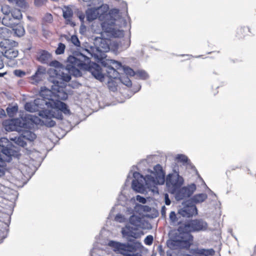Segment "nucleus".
Segmentation results:
<instances>
[{
    "label": "nucleus",
    "mask_w": 256,
    "mask_h": 256,
    "mask_svg": "<svg viewBox=\"0 0 256 256\" xmlns=\"http://www.w3.org/2000/svg\"><path fill=\"white\" fill-rule=\"evenodd\" d=\"M14 74L18 77H23L26 75V72L20 70H16L14 72Z\"/></svg>",
    "instance_id": "nucleus-44"
},
{
    "label": "nucleus",
    "mask_w": 256,
    "mask_h": 256,
    "mask_svg": "<svg viewBox=\"0 0 256 256\" xmlns=\"http://www.w3.org/2000/svg\"><path fill=\"white\" fill-rule=\"evenodd\" d=\"M52 58V55L46 50L40 52L38 60L42 64H48Z\"/></svg>",
    "instance_id": "nucleus-22"
},
{
    "label": "nucleus",
    "mask_w": 256,
    "mask_h": 256,
    "mask_svg": "<svg viewBox=\"0 0 256 256\" xmlns=\"http://www.w3.org/2000/svg\"><path fill=\"white\" fill-rule=\"evenodd\" d=\"M3 116H5V113L4 110L0 111V118H2Z\"/></svg>",
    "instance_id": "nucleus-54"
},
{
    "label": "nucleus",
    "mask_w": 256,
    "mask_h": 256,
    "mask_svg": "<svg viewBox=\"0 0 256 256\" xmlns=\"http://www.w3.org/2000/svg\"><path fill=\"white\" fill-rule=\"evenodd\" d=\"M192 241L193 236L190 234V232L186 230H182L180 226L176 236L168 244L171 248H188Z\"/></svg>",
    "instance_id": "nucleus-8"
},
{
    "label": "nucleus",
    "mask_w": 256,
    "mask_h": 256,
    "mask_svg": "<svg viewBox=\"0 0 256 256\" xmlns=\"http://www.w3.org/2000/svg\"><path fill=\"white\" fill-rule=\"evenodd\" d=\"M11 16L15 18L16 20H20L22 18V14L20 10L14 9L12 10Z\"/></svg>",
    "instance_id": "nucleus-36"
},
{
    "label": "nucleus",
    "mask_w": 256,
    "mask_h": 256,
    "mask_svg": "<svg viewBox=\"0 0 256 256\" xmlns=\"http://www.w3.org/2000/svg\"><path fill=\"white\" fill-rule=\"evenodd\" d=\"M26 120H23V116H22L18 118L5 120L2 124L7 131H20L21 128H26Z\"/></svg>",
    "instance_id": "nucleus-12"
},
{
    "label": "nucleus",
    "mask_w": 256,
    "mask_h": 256,
    "mask_svg": "<svg viewBox=\"0 0 256 256\" xmlns=\"http://www.w3.org/2000/svg\"><path fill=\"white\" fill-rule=\"evenodd\" d=\"M11 140L14 141V142L17 144L22 147L25 146L26 144V143L25 141V138L22 134L18 137H14V138H12Z\"/></svg>",
    "instance_id": "nucleus-30"
},
{
    "label": "nucleus",
    "mask_w": 256,
    "mask_h": 256,
    "mask_svg": "<svg viewBox=\"0 0 256 256\" xmlns=\"http://www.w3.org/2000/svg\"><path fill=\"white\" fill-rule=\"evenodd\" d=\"M108 6L107 4H101L96 8H88L86 11V16L88 20L91 22L98 17L100 18L103 17L106 19L101 24L102 30L104 32L108 33V35L115 38H120L124 36V32L120 30H116L114 28L116 19L112 16L111 14L114 12H118V10H114L108 14H106L108 12Z\"/></svg>",
    "instance_id": "nucleus-2"
},
{
    "label": "nucleus",
    "mask_w": 256,
    "mask_h": 256,
    "mask_svg": "<svg viewBox=\"0 0 256 256\" xmlns=\"http://www.w3.org/2000/svg\"><path fill=\"white\" fill-rule=\"evenodd\" d=\"M18 108L17 106H14L10 108L8 107L6 109L7 113L10 117H12L18 112Z\"/></svg>",
    "instance_id": "nucleus-38"
},
{
    "label": "nucleus",
    "mask_w": 256,
    "mask_h": 256,
    "mask_svg": "<svg viewBox=\"0 0 256 256\" xmlns=\"http://www.w3.org/2000/svg\"><path fill=\"white\" fill-rule=\"evenodd\" d=\"M126 186L125 185L123 190H122L121 194L119 196L118 198L119 204L123 206H126L128 204V199L126 195V190L125 188Z\"/></svg>",
    "instance_id": "nucleus-26"
},
{
    "label": "nucleus",
    "mask_w": 256,
    "mask_h": 256,
    "mask_svg": "<svg viewBox=\"0 0 256 256\" xmlns=\"http://www.w3.org/2000/svg\"><path fill=\"white\" fill-rule=\"evenodd\" d=\"M183 178L180 176L178 172L174 170L173 174H170L167 177L166 184L168 190L172 194L175 193L183 184Z\"/></svg>",
    "instance_id": "nucleus-9"
},
{
    "label": "nucleus",
    "mask_w": 256,
    "mask_h": 256,
    "mask_svg": "<svg viewBox=\"0 0 256 256\" xmlns=\"http://www.w3.org/2000/svg\"><path fill=\"white\" fill-rule=\"evenodd\" d=\"M44 71V69L42 68H38L34 74L31 76V80H32V83L36 84L40 82L42 79Z\"/></svg>",
    "instance_id": "nucleus-21"
},
{
    "label": "nucleus",
    "mask_w": 256,
    "mask_h": 256,
    "mask_svg": "<svg viewBox=\"0 0 256 256\" xmlns=\"http://www.w3.org/2000/svg\"><path fill=\"white\" fill-rule=\"evenodd\" d=\"M69 61L72 64L76 66V68L80 72V70L90 71L96 79L100 81L103 80L100 66L96 63L91 64L90 58L84 54L80 53L76 56H70Z\"/></svg>",
    "instance_id": "nucleus-5"
},
{
    "label": "nucleus",
    "mask_w": 256,
    "mask_h": 256,
    "mask_svg": "<svg viewBox=\"0 0 256 256\" xmlns=\"http://www.w3.org/2000/svg\"><path fill=\"white\" fill-rule=\"evenodd\" d=\"M8 1L22 8H25L27 6V3L25 0H8Z\"/></svg>",
    "instance_id": "nucleus-32"
},
{
    "label": "nucleus",
    "mask_w": 256,
    "mask_h": 256,
    "mask_svg": "<svg viewBox=\"0 0 256 256\" xmlns=\"http://www.w3.org/2000/svg\"><path fill=\"white\" fill-rule=\"evenodd\" d=\"M79 18L81 21H83L84 18V15L83 14H80L79 16Z\"/></svg>",
    "instance_id": "nucleus-53"
},
{
    "label": "nucleus",
    "mask_w": 256,
    "mask_h": 256,
    "mask_svg": "<svg viewBox=\"0 0 256 256\" xmlns=\"http://www.w3.org/2000/svg\"><path fill=\"white\" fill-rule=\"evenodd\" d=\"M153 242V236L151 235L148 236L144 239V244L146 245H151Z\"/></svg>",
    "instance_id": "nucleus-42"
},
{
    "label": "nucleus",
    "mask_w": 256,
    "mask_h": 256,
    "mask_svg": "<svg viewBox=\"0 0 256 256\" xmlns=\"http://www.w3.org/2000/svg\"><path fill=\"white\" fill-rule=\"evenodd\" d=\"M142 248L140 242L129 239V256H142Z\"/></svg>",
    "instance_id": "nucleus-14"
},
{
    "label": "nucleus",
    "mask_w": 256,
    "mask_h": 256,
    "mask_svg": "<svg viewBox=\"0 0 256 256\" xmlns=\"http://www.w3.org/2000/svg\"><path fill=\"white\" fill-rule=\"evenodd\" d=\"M165 203L166 205H170V200L168 198V195L166 194L164 195Z\"/></svg>",
    "instance_id": "nucleus-51"
},
{
    "label": "nucleus",
    "mask_w": 256,
    "mask_h": 256,
    "mask_svg": "<svg viewBox=\"0 0 256 256\" xmlns=\"http://www.w3.org/2000/svg\"><path fill=\"white\" fill-rule=\"evenodd\" d=\"M52 20H53L52 16V14H47L44 16V20L47 22L50 23V22H52Z\"/></svg>",
    "instance_id": "nucleus-46"
},
{
    "label": "nucleus",
    "mask_w": 256,
    "mask_h": 256,
    "mask_svg": "<svg viewBox=\"0 0 256 256\" xmlns=\"http://www.w3.org/2000/svg\"><path fill=\"white\" fill-rule=\"evenodd\" d=\"M46 0H34V4L36 6H40L44 4Z\"/></svg>",
    "instance_id": "nucleus-50"
},
{
    "label": "nucleus",
    "mask_w": 256,
    "mask_h": 256,
    "mask_svg": "<svg viewBox=\"0 0 256 256\" xmlns=\"http://www.w3.org/2000/svg\"><path fill=\"white\" fill-rule=\"evenodd\" d=\"M58 83L54 82H51L53 84L51 86V88L54 91V100H57L60 101V100H66L68 98V94L65 92L66 82L64 80H58Z\"/></svg>",
    "instance_id": "nucleus-10"
},
{
    "label": "nucleus",
    "mask_w": 256,
    "mask_h": 256,
    "mask_svg": "<svg viewBox=\"0 0 256 256\" xmlns=\"http://www.w3.org/2000/svg\"><path fill=\"white\" fill-rule=\"evenodd\" d=\"M16 20L15 18L12 17L11 15L4 16L2 19V23L6 26L12 28L16 24Z\"/></svg>",
    "instance_id": "nucleus-23"
},
{
    "label": "nucleus",
    "mask_w": 256,
    "mask_h": 256,
    "mask_svg": "<svg viewBox=\"0 0 256 256\" xmlns=\"http://www.w3.org/2000/svg\"><path fill=\"white\" fill-rule=\"evenodd\" d=\"M129 76H135L136 78L146 80L148 78V74L147 72L142 70L134 71L132 69L129 68Z\"/></svg>",
    "instance_id": "nucleus-20"
},
{
    "label": "nucleus",
    "mask_w": 256,
    "mask_h": 256,
    "mask_svg": "<svg viewBox=\"0 0 256 256\" xmlns=\"http://www.w3.org/2000/svg\"><path fill=\"white\" fill-rule=\"evenodd\" d=\"M164 209H165V206H164L162 207V214H164L165 213V212H164Z\"/></svg>",
    "instance_id": "nucleus-56"
},
{
    "label": "nucleus",
    "mask_w": 256,
    "mask_h": 256,
    "mask_svg": "<svg viewBox=\"0 0 256 256\" xmlns=\"http://www.w3.org/2000/svg\"><path fill=\"white\" fill-rule=\"evenodd\" d=\"M178 214L184 217L190 218L197 214V208L194 205L185 206L179 210Z\"/></svg>",
    "instance_id": "nucleus-18"
},
{
    "label": "nucleus",
    "mask_w": 256,
    "mask_h": 256,
    "mask_svg": "<svg viewBox=\"0 0 256 256\" xmlns=\"http://www.w3.org/2000/svg\"><path fill=\"white\" fill-rule=\"evenodd\" d=\"M70 41L75 46H80V42L76 36H72L70 38Z\"/></svg>",
    "instance_id": "nucleus-41"
},
{
    "label": "nucleus",
    "mask_w": 256,
    "mask_h": 256,
    "mask_svg": "<svg viewBox=\"0 0 256 256\" xmlns=\"http://www.w3.org/2000/svg\"><path fill=\"white\" fill-rule=\"evenodd\" d=\"M40 98L48 101L53 102L56 104V106L52 104H44L46 108L51 110H46L40 111V115L45 118L43 121L44 124L48 127H52L56 124V122L52 120V118H56L58 120H62L63 116L62 112L66 114L70 112V110L68 108L67 106L64 102L54 100V91L50 90L46 88H42L40 92Z\"/></svg>",
    "instance_id": "nucleus-1"
},
{
    "label": "nucleus",
    "mask_w": 256,
    "mask_h": 256,
    "mask_svg": "<svg viewBox=\"0 0 256 256\" xmlns=\"http://www.w3.org/2000/svg\"><path fill=\"white\" fill-rule=\"evenodd\" d=\"M38 114H40V112H38ZM39 116L42 118V120L38 117L32 114H26L23 116V120H26V128L30 127L32 124H39L42 122V124L46 126L43 122V121L44 120L45 118L42 117L40 115Z\"/></svg>",
    "instance_id": "nucleus-17"
},
{
    "label": "nucleus",
    "mask_w": 256,
    "mask_h": 256,
    "mask_svg": "<svg viewBox=\"0 0 256 256\" xmlns=\"http://www.w3.org/2000/svg\"><path fill=\"white\" fill-rule=\"evenodd\" d=\"M85 51H86V52H89L88 50H85Z\"/></svg>",
    "instance_id": "nucleus-60"
},
{
    "label": "nucleus",
    "mask_w": 256,
    "mask_h": 256,
    "mask_svg": "<svg viewBox=\"0 0 256 256\" xmlns=\"http://www.w3.org/2000/svg\"><path fill=\"white\" fill-rule=\"evenodd\" d=\"M17 44H18L16 42L6 38L4 39V40L0 42V48L6 49V50L11 47L15 46Z\"/></svg>",
    "instance_id": "nucleus-24"
},
{
    "label": "nucleus",
    "mask_w": 256,
    "mask_h": 256,
    "mask_svg": "<svg viewBox=\"0 0 256 256\" xmlns=\"http://www.w3.org/2000/svg\"><path fill=\"white\" fill-rule=\"evenodd\" d=\"M190 252L193 254H197L202 256H212L214 255L215 252L212 248H194L191 249Z\"/></svg>",
    "instance_id": "nucleus-19"
},
{
    "label": "nucleus",
    "mask_w": 256,
    "mask_h": 256,
    "mask_svg": "<svg viewBox=\"0 0 256 256\" xmlns=\"http://www.w3.org/2000/svg\"><path fill=\"white\" fill-rule=\"evenodd\" d=\"M114 220L119 222H125L126 219L122 214H118L116 216Z\"/></svg>",
    "instance_id": "nucleus-43"
},
{
    "label": "nucleus",
    "mask_w": 256,
    "mask_h": 256,
    "mask_svg": "<svg viewBox=\"0 0 256 256\" xmlns=\"http://www.w3.org/2000/svg\"><path fill=\"white\" fill-rule=\"evenodd\" d=\"M176 160L178 162H182L183 164H188L189 160L188 157L184 154H178L176 157Z\"/></svg>",
    "instance_id": "nucleus-34"
},
{
    "label": "nucleus",
    "mask_w": 256,
    "mask_h": 256,
    "mask_svg": "<svg viewBox=\"0 0 256 256\" xmlns=\"http://www.w3.org/2000/svg\"><path fill=\"white\" fill-rule=\"evenodd\" d=\"M84 1H87L88 0H83Z\"/></svg>",
    "instance_id": "nucleus-61"
},
{
    "label": "nucleus",
    "mask_w": 256,
    "mask_h": 256,
    "mask_svg": "<svg viewBox=\"0 0 256 256\" xmlns=\"http://www.w3.org/2000/svg\"><path fill=\"white\" fill-rule=\"evenodd\" d=\"M10 34V31L6 27L0 28V38L6 39Z\"/></svg>",
    "instance_id": "nucleus-33"
},
{
    "label": "nucleus",
    "mask_w": 256,
    "mask_h": 256,
    "mask_svg": "<svg viewBox=\"0 0 256 256\" xmlns=\"http://www.w3.org/2000/svg\"><path fill=\"white\" fill-rule=\"evenodd\" d=\"M52 104L56 106V104L52 102H46V100L42 98H36L34 100V102H26L24 106V108L26 110L30 112H34L38 111L40 109L42 110H46V108L44 106V104Z\"/></svg>",
    "instance_id": "nucleus-13"
},
{
    "label": "nucleus",
    "mask_w": 256,
    "mask_h": 256,
    "mask_svg": "<svg viewBox=\"0 0 256 256\" xmlns=\"http://www.w3.org/2000/svg\"><path fill=\"white\" fill-rule=\"evenodd\" d=\"M140 88V85H138L136 86V88H135L134 90V94L138 92Z\"/></svg>",
    "instance_id": "nucleus-52"
},
{
    "label": "nucleus",
    "mask_w": 256,
    "mask_h": 256,
    "mask_svg": "<svg viewBox=\"0 0 256 256\" xmlns=\"http://www.w3.org/2000/svg\"><path fill=\"white\" fill-rule=\"evenodd\" d=\"M196 189V186L194 184H191L188 187H184L180 190L176 194V198L180 200L189 197L193 194Z\"/></svg>",
    "instance_id": "nucleus-15"
},
{
    "label": "nucleus",
    "mask_w": 256,
    "mask_h": 256,
    "mask_svg": "<svg viewBox=\"0 0 256 256\" xmlns=\"http://www.w3.org/2000/svg\"><path fill=\"white\" fill-rule=\"evenodd\" d=\"M4 52L0 51V69H2L4 66L3 62Z\"/></svg>",
    "instance_id": "nucleus-49"
},
{
    "label": "nucleus",
    "mask_w": 256,
    "mask_h": 256,
    "mask_svg": "<svg viewBox=\"0 0 256 256\" xmlns=\"http://www.w3.org/2000/svg\"><path fill=\"white\" fill-rule=\"evenodd\" d=\"M128 84H129V88H130V86H132V82H131L130 80H129Z\"/></svg>",
    "instance_id": "nucleus-57"
},
{
    "label": "nucleus",
    "mask_w": 256,
    "mask_h": 256,
    "mask_svg": "<svg viewBox=\"0 0 256 256\" xmlns=\"http://www.w3.org/2000/svg\"><path fill=\"white\" fill-rule=\"evenodd\" d=\"M122 233L124 237L128 238V225L126 224L125 228H123L122 230Z\"/></svg>",
    "instance_id": "nucleus-45"
},
{
    "label": "nucleus",
    "mask_w": 256,
    "mask_h": 256,
    "mask_svg": "<svg viewBox=\"0 0 256 256\" xmlns=\"http://www.w3.org/2000/svg\"><path fill=\"white\" fill-rule=\"evenodd\" d=\"M12 28L15 34L18 37L23 36L25 33L24 28L21 24H16Z\"/></svg>",
    "instance_id": "nucleus-27"
},
{
    "label": "nucleus",
    "mask_w": 256,
    "mask_h": 256,
    "mask_svg": "<svg viewBox=\"0 0 256 256\" xmlns=\"http://www.w3.org/2000/svg\"><path fill=\"white\" fill-rule=\"evenodd\" d=\"M142 235H144V232L142 230H136L129 232V237L131 236L135 238H140Z\"/></svg>",
    "instance_id": "nucleus-37"
},
{
    "label": "nucleus",
    "mask_w": 256,
    "mask_h": 256,
    "mask_svg": "<svg viewBox=\"0 0 256 256\" xmlns=\"http://www.w3.org/2000/svg\"><path fill=\"white\" fill-rule=\"evenodd\" d=\"M136 200L139 202L143 204H145L146 202V199L144 198L141 196H139V195H138L136 196Z\"/></svg>",
    "instance_id": "nucleus-47"
},
{
    "label": "nucleus",
    "mask_w": 256,
    "mask_h": 256,
    "mask_svg": "<svg viewBox=\"0 0 256 256\" xmlns=\"http://www.w3.org/2000/svg\"><path fill=\"white\" fill-rule=\"evenodd\" d=\"M207 198V195L206 194H199L194 195L192 198V201L196 204L201 203Z\"/></svg>",
    "instance_id": "nucleus-28"
},
{
    "label": "nucleus",
    "mask_w": 256,
    "mask_h": 256,
    "mask_svg": "<svg viewBox=\"0 0 256 256\" xmlns=\"http://www.w3.org/2000/svg\"><path fill=\"white\" fill-rule=\"evenodd\" d=\"M66 48L65 45L62 43H59L58 45V47L56 50V54H63L64 52V50Z\"/></svg>",
    "instance_id": "nucleus-40"
},
{
    "label": "nucleus",
    "mask_w": 256,
    "mask_h": 256,
    "mask_svg": "<svg viewBox=\"0 0 256 256\" xmlns=\"http://www.w3.org/2000/svg\"><path fill=\"white\" fill-rule=\"evenodd\" d=\"M70 56H68L66 68L62 67V64L56 60L48 62L50 66L56 68V69H50L49 71L50 82L58 83V80H62L68 82L71 79L70 74H72L76 77L82 76L81 72L76 68V66L72 64L69 61V58Z\"/></svg>",
    "instance_id": "nucleus-4"
},
{
    "label": "nucleus",
    "mask_w": 256,
    "mask_h": 256,
    "mask_svg": "<svg viewBox=\"0 0 256 256\" xmlns=\"http://www.w3.org/2000/svg\"><path fill=\"white\" fill-rule=\"evenodd\" d=\"M128 180V176H127L126 180V183L127 182Z\"/></svg>",
    "instance_id": "nucleus-59"
},
{
    "label": "nucleus",
    "mask_w": 256,
    "mask_h": 256,
    "mask_svg": "<svg viewBox=\"0 0 256 256\" xmlns=\"http://www.w3.org/2000/svg\"><path fill=\"white\" fill-rule=\"evenodd\" d=\"M24 136L25 140H28L32 142L36 138V135L32 132L26 130L22 134Z\"/></svg>",
    "instance_id": "nucleus-31"
},
{
    "label": "nucleus",
    "mask_w": 256,
    "mask_h": 256,
    "mask_svg": "<svg viewBox=\"0 0 256 256\" xmlns=\"http://www.w3.org/2000/svg\"><path fill=\"white\" fill-rule=\"evenodd\" d=\"M150 210V208L147 206H143L140 204H136L134 208V211L140 214H142L143 212H148Z\"/></svg>",
    "instance_id": "nucleus-29"
},
{
    "label": "nucleus",
    "mask_w": 256,
    "mask_h": 256,
    "mask_svg": "<svg viewBox=\"0 0 256 256\" xmlns=\"http://www.w3.org/2000/svg\"><path fill=\"white\" fill-rule=\"evenodd\" d=\"M1 11L4 16H9L11 14L12 10L8 6L4 5L2 7Z\"/></svg>",
    "instance_id": "nucleus-39"
},
{
    "label": "nucleus",
    "mask_w": 256,
    "mask_h": 256,
    "mask_svg": "<svg viewBox=\"0 0 256 256\" xmlns=\"http://www.w3.org/2000/svg\"><path fill=\"white\" fill-rule=\"evenodd\" d=\"M134 176L135 180L132 181V188L140 193L146 192V188L154 191L156 185L162 184L164 182V174L160 164L156 166L150 174L145 178L137 172L134 174Z\"/></svg>",
    "instance_id": "nucleus-3"
},
{
    "label": "nucleus",
    "mask_w": 256,
    "mask_h": 256,
    "mask_svg": "<svg viewBox=\"0 0 256 256\" xmlns=\"http://www.w3.org/2000/svg\"><path fill=\"white\" fill-rule=\"evenodd\" d=\"M6 74V72H0V77H2Z\"/></svg>",
    "instance_id": "nucleus-55"
},
{
    "label": "nucleus",
    "mask_w": 256,
    "mask_h": 256,
    "mask_svg": "<svg viewBox=\"0 0 256 256\" xmlns=\"http://www.w3.org/2000/svg\"><path fill=\"white\" fill-rule=\"evenodd\" d=\"M102 64L106 68L107 76L110 78H118L126 86H128V68L114 60H104Z\"/></svg>",
    "instance_id": "nucleus-6"
},
{
    "label": "nucleus",
    "mask_w": 256,
    "mask_h": 256,
    "mask_svg": "<svg viewBox=\"0 0 256 256\" xmlns=\"http://www.w3.org/2000/svg\"><path fill=\"white\" fill-rule=\"evenodd\" d=\"M170 220L173 222H175L177 220L176 216L174 212H172L170 213Z\"/></svg>",
    "instance_id": "nucleus-48"
},
{
    "label": "nucleus",
    "mask_w": 256,
    "mask_h": 256,
    "mask_svg": "<svg viewBox=\"0 0 256 256\" xmlns=\"http://www.w3.org/2000/svg\"><path fill=\"white\" fill-rule=\"evenodd\" d=\"M140 218L136 216H132L129 218V222L136 226L140 224Z\"/></svg>",
    "instance_id": "nucleus-35"
},
{
    "label": "nucleus",
    "mask_w": 256,
    "mask_h": 256,
    "mask_svg": "<svg viewBox=\"0 0 256 256\" xmlns=\"http://www.w3.org/2000/svg\"><path fill=\"white\" fill-rule=\"evenodd\" d=\"M73 11L68 6H64L62 8V16L65 20V24L70 25L72 27L76 26L75 22L72 20Z\"/></svg>",
    "instance_id": "nucleus-16"
},
{
    "label": "nucleus",
    "mask_w": 256,
    "mask_h": 256,
    "mask_svg": "<svg viewBox=\"0 0 256 256\" xmlns=\"http://www.w3.org/2000/svg\"><path fill=\"white\" fill-rule=\"evenodd\" d=\"M18 50H15L14 48H9L8 50H6L4 53V56L8 58V59H13L18 56Z\"/></svg>",
    "instance_id": "nucleus-25"
},
{
    "label": "nucleus",
    "mask_w": 256,
    "mask_h": 256,
    "mask_svg": "<svg viewBox=\"0 0 256 256\" xmlns=\"http://www.w3.org/2000/svg\"><path fill=\"white\" fill-rule=\"evenodd\" d=\"M182 256H192L188 254H184Z\"/></svg>",
    "instance_id": "nucleus-58"
},
{
    "label": "nucleus",
    "mask_w": 256,
    "mask_h": 256,
    "mask_svg": "<svg viewBox=\"0 0 256 256\" xmlns=\"http://www.w3.org/2000/svg\"><path fill=\"white\" fill-rule=\"evenodd\" d=\"M18 152L12 148V144L8 138H0V176L4 174L5 162H10L12 157H16Z\"/></svg>",
    "instance_id": "nucleus-7"
},
{
    "label": "nucleus",
    "mask_w": 256,
    "mask_h": 256,
    "mask_svg": "<svg viewBox=\"0 0 256 256\" xmlns=\"http://www.w3.org/2000/svg\"><path fill=\"white\" fill-rule=\"evenodd\" d=\"M208 228V224L206 222L201 220H195L188 222L180 226L182 230H186L189 232L205 230Z\"/></svg>",
    "instance_id": "nucleus-11"
}]
</instances>
